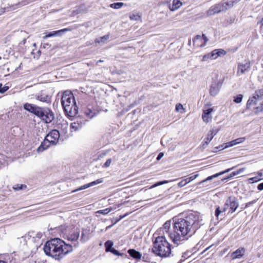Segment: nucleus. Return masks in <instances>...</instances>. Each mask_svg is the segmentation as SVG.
I'll return each mask as SVG.
<instances>
[{
	"instance_id": "45",
	"label": "nucleus",
	"mask_w": 263,
	"mask_h": 263,
	"mask_svg": "<svg viewBox=\"0 0 263 263\" xmlns=\"http://www.w3.org/2000/svg\"><path fill=\"white\" fill-rule=\"evenodd\" d=\"M111 163V159H108L105 162V163L103 164V167L107 168L108 167L110 164Z\"/></svg>"
},
{
	"instance_id": "21",
	"label": "nucleus",
	"mask_w": 263,
	"mask_h": 263,
	"mask_svg": "<svg viewBox=\"0 0 263 263\" xmlns=\"http://www.w3.org/2000/svg\"><path fill=\"white\" fill-rule=\"evenodd\" d=\"M233 168H234V167H232V168H228V169L225 170L224 171H222V172H220L219 173H217V174H216L215 175H212L211 176H209L206 179H205V180H203L202 181L200 182V184L202 183V182H205V181H206L207 180H211V179H213L214 178L217 177H218L219 176H220V175H222V174H223L224 173H228V172H230L231 170H232Z\"/></svg>"
},
{
	"instance_id": "40",
	"label": "nucleus",
	"mask_w": 263,
	"mask_h": 263,
	"mask_svg": "<svg viewBox=\"0 0 263 263\" xmlns=\"http://www.w3.org/2000/svg\"><path fill=\"white\" fill-rule=\"evenodd\" d=\"M213 138V137H212V136H210L209 135V133L208 134L207 137L204 139V143H205V144L208 145L210 142V141L212 140V139Z\"/></svg>"
},
{
	"instance_id": "16",
	"label": "nucleus",
	"mask_w": 263,
	"mask_h": 263,
	"mask_svg": "<svg viewBox=\"0 0 263 263\" xmlns=\"http://www.w3.org/2000/svg\"><path fill=\"white\" fill-rule=\"evenodd\" d=\"M102 182H103V179H98V180H97L96 181H92V182H91L90 183H89L88 184H84V185L80 186L78 189H76L75 190H73L72 192L74 193V192H77V191H81V190H84V189H87V188H88V187H89L90 186H92L93 185H95L99 184L100 183H102Z\"/></svg>"
},
{
	"instance_id": "49",
	"label": "nucleus",
	"mask_w": 263,
	"mask_h": 263,
	"mask_svg": "<svg viewBox=\"0 0 263 263\" xmlns=\"http://www.w3.org/2000/svg\"><path fill=\"white\" fill-rule=\"evenodd\" d=\"M199 176L198 174H196L195 175H193V176H191L190 177L188 178L187 179H189V181L188 182H190L191 181L194 180V179H195L198 176Z\"/></svg>"
},
{
	"instance_id": "56",
	"label": "nucleus",
	"mask_w": 263,
	"mask_h": 263,
	"mask_svg": "<svg viewBox=\"0 0 263 263\" xmlns=\"http://www.w3.org/2000/svg\"><path fill=\"white\" fill-rule=\"evenodd\" d=\"M258 175L259 176L261 177L262 175V173H258Z\"/></svg>"
},
{
	"instance_id": "6",
	"label": "nucleus",
	"mask_w": 263,
	"mask_h": 263,
	"mask_svg": "<svg viewBox=\"0 0 263 263\" xmlns=\"http://www.w3.org/2000/svg\"><path fill=\"white\" fill-rule=\"evenodd\" d=\"M239 202L238 199L234 196L229 197L224 204L226 210H229V213H233L237 209L239 206Z\"/></svg>"
},
{
	"instance_id": "15",
	"label": "nucleus",
	"mask_w": 263,
	"mask_h": 263,
	"mask_svg": "<svg viewBox=\"0 0 263 263\" xmlns=\"http://www.w3.org/2000/svg\"><path fill=\"white\" fill-rule=\"evenodd\" d=\"M214 111V109L213 108H209L206 109H204L203 110V113L202 115V118L204 122L209 123L212 121V113Z\"/></svg>"
},
{
	"instance_id": "57",
	"label": "nucleus",
	"mask_w": 263,
	"mask_h": 263,
	"mask_svg": "<svg viewBox=\"0 0 263 263\" xmlns=\"http://www.w3.org/2000/svg\"><path fill=\"white\" fill-rule=\"evenodd\" d=\"M198 43H199V44H203L202 41L198 40Z\"/></svg>"
},
{
	"instance_id": "20",
	"label": "nucleus",
	"mask_w": 263,
	"mask_h": 263,
	"mask_svg": "<svg viewBox=\"0 0 263 263\" xmlns=\"http://www.w3.org/2000/svg\"><path fill=\"white\" fill-rule=\"evenodd\" d=\"M182 5V2L179 0H173L172 6H169L171 11H174L179 8Z\"/></svg>"
},
{
	"instance_id": "32",
	"label": "nucleus",
	"mask_w": 263,
	"mask_h": 263,
	"mask_svg": "<svg viewBox=\"0 0 263 263\" xmlns=\"http://www.w3.org/2000/svg\"><path fill=\"white\" fill-rule=\"evenodd\" d=\"M244 170H245L244 168H242L238 170L237 171L233 172L232 173H231L230 174V177L229 178L233 177L236 175H237L240 174L241 173L243 172Z\"/></svg>"
},
{
	"instance_id": "1",
	"label": "nucleus",
	"mask_w": 263,
	"mask_h": 263,
	"mask_svg": "<svg viewBox=\"0 0 263 263\" xmlns=\"http://www.w3.org/2000/svg\"><path fill=\"white\" fill-rule=\"evenodd\" d=\"M172 229H169L168 236L177 245L188 239L202 225L199 215L195 212L189 213L184 218L173 220Z\"/></svg>"
},
{
	"instance_id": "17",
	"label": "nucleus",
	"mask_w": 263,
	"mask_h": 263,
	"mask_svg": "<svg viewBox=\"0 0 263 263\" xmlns=\"http://www.w3.org/2000/svg\"><path fill=\"white\" fill-rule=\"evenodd\" d=\"M245 252V249L243 248H239L235 251L233 252L231 255L232 259H235L237 258H240L242 257Z\"/></svg>"
},
{
	"instance_id": "64",
	"label": "nucleus",
	"mask_w": 263,
	"mask_h": 263,
	"mask_svg": "<svg viewBox=\"0 0 263 263\" xmlns=\"http://www.w3.org/2000/svg\"><path fill=\"white\" fill-rule=\"evenodd\" d=\"M1 59H2V57H0V60H1Z\"/></svg>"
},
{
	"instance_id": "25",
	"label": "nucleus",
	"mask_w": 263,
	"mask_h": 263,
	"mask_svg": "<svg viewBox=\"0 0 263 263\" xmlns=\"http://www.w3.org/2000/svg\"><path fill=\"white\" fill-rule=\"evenodd\" d=\"M82 125L78 123L73 122L70 124V129L71 132H76L80 129Z\"/></svg>"
},
{
	"instance_id": "31",
	"label": "nucleus",
	"mask_w": 263,
	"mask_h": 263,
	"mask_svg": "<svg viewBox=\"0 0 263 263\" xmlns=\"http://www.w3.org/2000/svg\"><path fill=\"white\" fill-rule=\"evenodd\" d=\"M243 98V95L239 94L236 97H234V102L236 103H239L242 101Z\"/></svg>"
},
{
	"instance_id": "26",
	"label": "nucleus",
	"mask_w": 263,
	"mask_h": 263,
	"mask_svg": "<svg viewBox=\"0 0 263 263\" xmlns=\"http://www.w3.org/2000/svg\"><path fill=\"white\" fill-rule=\"evenodd\" d=\"M113 245H114V243L112 241H111V240L106 241L104 244L105 247L106 251L110 252L111 250V249H113V248H112Z\"/></svg>"
},
{
	"instance_id": "2",
	"label": "nucleus",
	"mask_w": 263,
	"mask_h": 263,
	"mask_svg": "<svg viewBox=\"0 0 263 263\" xmlns=\"http://www.w3.org/2000/svg\"><path fill=\"white\" fill-rule=\"evenodd\" d=\"M171 226V221L167 220L153 236V247L152 252L162 257H168L171 253V245L166 240L165 235H168Z\"/></svg>"
},
{
	"instance_id": "35",
	"label": "nucleus",
	"mask_w": 263,
	"mask_h": 263,
	"mask_svg": "<svg viewBox=\"0 0 263 263\" xmlns=\"http://www.w3.org/2000/svg\"><path fill=\"white\" fill-rule=\"evenodd\" d=\"M224 145V146L222 148H226L229 147L233 146L236 145V142H235V141L234 140L230 142L225 143Z\"/></svg>"
},
{
	"instance_id": "34",
	"label": "nucleus",
	"mask_w": 263,
	"mask_h": 263,
	"mask_svg": "<svg viewBox=\"0 0 263 263\" xmlns=\"http://www.w3.org/2000/svg\"><path fill=\"white\" fill-rule=\"evenodd\" d=\"M111 211V209L110 208H106L104 210H100L97 212V213L102 214L103 215H105L108 214Z\"/></svg>"
},
{
	"instance_id": "53",
	"label": "nucleus",
	"mask_w": 263,
	"mask_h": 263,
	"mask_svg": "<svg viewBox=\"0 0 263 263\" xmlns=\"http://www.w3.org/2000/svg\"><path fill=\"white\" fill-rule=\"evenodd\" d=\"M257 189L259 191L263 190V182L259 184L257 186Z\"/></svg>"
},
{
	"instance_id": "11",
	"label": "nucleus",
	"mask_w": 263,
	"mask_h": 263,
	"mask_svg": "<svg viewBox=\"0 0 263 263\" xmlns=\"http://www.w3.org/2000/svg\"><path fill=\"white\" fill-rule=\"evenodd\" d=\"M47 141H49L52 144H56L60 138V133L57 129L52 130L46 137Z\"/></svg>"
},
{
	"instance_id": "48",
	"label": "nucleus",
	"mask_w": 263,
	"mask_h": 263,
	"mask_svg": "<svg viewBox=\"0 0 263 263\" xmlns=\"http://www.w3.org/2000/svg\"><path fill=\"white\" fill-rule=\"evenodd\" d=\"M191 252H186L182 254V257L183 258L184 260L189 257L190 256Z\"/></svg>"
},
{
	"instance_id": "30",
	"label": "nucleus",
	"mask_w": 263,
	"mask_h": 263,
	"mask_svg": "<svg viewBox=\"0 0 263 263\" xmlns=\"http://www.w3.org/2000/svg\"><path fill=\"white\" fill-rule=\"evenodd\" d=\"M227 211V210L224 206L222 209H220L219 206H218L215 210V216L218 217L220 213L225 212Z\"/></svg>"
},
{
	"instance_id": "46",
	"label": "nucleus",
	"mask_w": 263,
	"mask_h": 263,
	"mask_svg": "<svg viewBox=\"0 0 263 263\" xmlns=\"http://www.w3.org/2000/svg\"><path fill=\"white\" fill-rule=\"evenodd\" d=\"M110 252L116 255L120 256L122 255V254L120 253L118 250H116L114 248L111 249V250Z\"/></svg>"
},
{
	"instance_id": "22",
	"label": "nucleus",
	"mask_w": 263,
	"mask_h": 263,
	"mask_svg": "<svg viewBox=\"0 0 263 263\" xmlns=\"http://www.w3.org/2000/svg\"><path fill=\"white\" fill-rule=\"evenodd\" d=\"M128 253L130 256L135 259H140L141 257V254L140 253V252L136 251L134 249L128 250Z\"/></svg>"
},
{
	"instance_id": "37",
	"label": "nucleus",
	"mask_w": 263,
	"mask_h": 263,
	"mask_svg": "<svg viewBox=\"0 0 263 263\" xmlns=\"http://www.w3.org/2000/svg\"><path fill=\"white\" fill-rule=\"evenodd\" d=\"M25 239H29L31 237H33V238H34V232L31 231L29 232L28 234H26L24 236Z\"/></svg>"
},
{
	"instance_id": "10",
	"label": "nucleus",
	"mask_w": 263,
	"mask_h": 263,
	"mask_svg": "<svg viewBox=\"0 0 263 263\" xmlns=\"http://www.w3.org/2000/svg\"><path fill=\"white\" fill-rule=\"evenodd\" d=\"M208 41V37L203 34L202 36L197 35L193 39L194 45L196 47H203Z\"/></svg>"
},
{
	"instance_id": "55",
	"label": "nucleus",
	"mask_w": 263,
	"mask_h": 263,
	"mask_svg": "<svg viewBox=\"0 0 263 263\" xmlns=\"http://www.w3.org/2000/svg\"><path fill=\"white\" fill-rule=\"evenodd\" d=\"M102 62H103V60H99V61H98L97 62V64H98L99 63Z\"/></svg>"
},
{
	"instance_id": "63",
	"label": "nucleus",
	"mask_w": 263,
	"mask_h": 263,
	"mask_svg": "<svg viewBox=\"0 0 263 263\" xmlns=\"http://www.w3.org/2000/svg\"><path fill=\"white\" fill-rule=\"evenodd\" d=\"M83 234H82V237H81V240H82V239H83Z\"/></svg>"
},
{
	"instance_id": "27",
	"label": "nucleus",
	"mask_w": 263,
	"mask_h": 263,
	"mask_svg": "<svg viewBox=\"0 0 263 263\" xmlns=\"http://www.w3.org/2000/svg\"><path fill=\"white\" fill-rule=\"evenodd\" d=\"M64 31V30H59V31H54L49 32V33H48L47 34H46V35L43 36V38L46 39L47 37H50L58 35L61 31Z\"/></svg>"
},
{
	"instance_id": "19",
	"label": "nucleus",
	"mask_w": 263,
	"mask_h": 263,
	"mask_svg": "<svg viewBox=\"0 0 263 263\" xmlns=\"http://www.w3.org/2000/svg\"><path fill=\"white\" fill-rule=\"evenodd\" d=\"M52 143L49 141H47V138L45 137L44 141L42 142L41 145L37 148V152H42L46 149Z\"/></svg>"
},
{
	"instance_id": "61",
	"label": "nucleus",
	"mask_w": 263,
	"mask_h": 263,
	"mask_svg": "<svg viewBox=\"0 0 263 263\" xmlns=\"http://www.w3.org/2000/svg\"><path fill=\"white\" fill-rule=\"evenodd\" d=\"M111 226H112L111 225V226H109L107 227V228H106V230H107L108 228H110Z\"/></svg>"
},
{
	"instance_id": "33",
	"label": "nucleus",
	"mask_w": 263,
	"mask_h": 263,
	"mask_svg": "<svg viewBox=\"0 0 263 263\" xmlns=\"http://www.w3.org/2000/svg\"><path fill=\"white\" fill-rule=\"evenodd\" d=\"M175 110L177 112L180 111V112L183 113L184 112V109L183 107V105L180 103H178L176 105Z\"/></svg>"
},
{
	"instance_id": "38",
	"label": "nucleus",
	"mask_w": 263,
	"mask_h": 263,
	"mask_svg": "<svg viewBox=\"0 0 263 263\" xmlns=\"http://www.w3.org/2000/svg\"><path fill=\"white\" fill-rule=\"evenodd\" d=\"M26 188V185H18V184H17V185H15L14 187H13V189L15 190H16V191H18V190H22V189H25Z\"/></svg>"
},
{
	"instance_id": "39",
	"label": "nucleus",
	"mask_w": 263,
	"mask_h": 263,
	"mask_svg": "<svg viewBox=\"0 0 263 263\" xmlns=\"http://www.w3.org/2000/svg\"><path fill=\"white\" fill-rule=\"evenodd\" d=\"M209 59H212V57H211L210 53L204 55L202 57L201 61L202 62H206L208 61Z\"/></svg>"
},
{
	"instance_id": "52",
	"label": "nucleus",
	"mask_w": 263,
	"mask_h": 263,
	"mask_svg": "<svg viewBox=\"0 0 263 263\" xmlns=\"http://www.w3.org/2000/svg\"><path fill=\"white\" fill-rule=\"evenodd\" d=\"M163 156H164L163 153H162V152L160 153L156 158L157 160V161L160 160L163 157Z\"/></svg>"
},
{
	"instance_id": "28",
	"label": "nucleus",
	"mask_w": 263,
	"mask_h": 263,
	"mask_svg": "<svg viewBox=\"0 0 263 263\" xmlns=\"http://www.w3.org/2000/svg\"><path fill=\"white\" fill-rule=\"evenodd\" d=\"M109 37V35L107 34L102 36L100 39H96L95 40V43H100L101 42L104 43L106 41H107Z\"/></svg>"
},
{
	"instance_id": "4",
	"label": "nucleus",
	"mask_w": 263,
	"mask_h": 263,
	"mask_svg": "<svg viewBox=\"0 0 263 263\" xmlns=\"http://www.w3.org/2000/svg\"><path fill=\"white\" fill-rule=\"evenodd\" d=\"M61 103L64 110L67 116L74 117L78 112V107L76 105L73 95L71 91H65L61 98Z\"/></svg>"
},
{
	"instance_id": "8",
	"label": "nucleus",
	"mask_w": 263,
	"mask_h": 263,
	"mask_svg": "<svg viewBox=\"0 0 263 263\" xmlns=\"http://www.w3.org/2000/svg\"><path fill=\"white\" fill-rule=\"evenodd\" d=\"M250 70V63L249 61H245L243 62L238 64L237 75L240 76L245 74Z\"/></svg>"
},
{
	"instance_id": "29",
	"label": "nucleus",
	"mask_w": 263,
	"mask_h": 263,
	"mask_svg": "<svg viewBox=\"0 0 263 263\" xmlns=\"http://www.w3.org/2000/svg\"><path fill=\"white\" fill-rule=\"evenodd\" d=\"M124 5V3L122 2H118L112 3L110 5V7L112 8L118 9L121 8Z\"/></svg>"
},
{
	"instance_id": "13",
	"label": "nucleus",
	"mask_w": 263,
	"mask_h": 263,
	"mask_svg": "<svg viewBox=\"0 0 263 263\" xmlns=\"http://www.w3.org/2000/svg\"><path fill=\"white\" fill-rule=\"evenodd\" d=\"M79 235L80 231L77 230L67 236V239L71 242L70 245H71L72 247L73 246L77 247L78 246V239H79Z\"/></svg>"
},
{
	"instance_id": "60",
	"label": "nucleus",
	"mask_w": 263,
	"mask_h": 263,
	"mask_svg": "<svg viewBox=\"0 0 263 263\" xmlns=\"http://www.w3.org/2000/svg\"><path fill=\"white\" fill-rule=\"evenodd\" d=\"M188 44H189V45H190L191 44V40H190L189 41V43Z\"/></svg>"
},
{
	"instance_id": "59",
	"label": "nucleus",
	"mask_w": 263,
	"mask_h": 263,
	"mask_svg": "<svg viewBox=\"0 0 263 263\" xmlns=\"http://www.w3.org/2000/svg\"><path fill=\"white\" fill-rule=\"evenodd\" d=\"M210 247H211V246H210L209 247L206 248L204 250V252H205L207 250H208Z\"/></svg>"
},
{
	"instance_id": "14",
	"label": "nucleus",
	"mask_w": 263,
	"mask_h": 263,
	"mask_svg": "<svg viewBox=\"0 0 263 263\" xmlns=\"http://www.w3.org/2000/svg\"><path fill=\"white\" fill-rule=\"evenodd\" d=\"M54 118L53 115L51 110L48 108H44V110L43 112V116L41 117L43 120L46 123H50Z\"/></svg>"
},
{
	"instance_id": "50",
	"label": "nucleus",
	"mask_w": 263,
	"mask_h": 263,
	"mask_svg": "<svg viewBox=\"0 0 263 263\" xmlns=\"http://www.w3.org/2000/svg\"><path fill=\"white\" fill-rule=\"evenodd\" d=\"M43 236V233L42 232H37L36 234H34V238L40 239Z\"/></svg>"
},
{
	"instance_id": "24",
	"label": "nucleus",
	"mask_w": 263,
	"mask_h": 263,
	"mask_svg": "<svg viewBox=\"0 0 263 263\" xmlns=\"http://www.w3.org/2000/svg\"><path fill=\"white\" fill-rule=\"evenodd\" d=\"M254 111L256 114L263 112V101H260L257 106L254 107Z\"/></svg>"
},
{
	"instance_id": "42",
	"label": "nucleus",
	"mask_w": 263,
	"mask_h": 263,
	"mask_svg": "<svg viewBox=\"0 0 263 263\" xmlns=\"http://www.w3.org/2000/svg\"><path fill=\"white\" fill-rule=\"evenodd\" d=\"M167 182V181H163L158 182L157 183H156L154 184V185H152L151 187H149V189H153V187H154L155 186H157L159 185L163 184L166 183Z\"/></svg>"
},
{
	"instance_id": "12",
	"label": "nucleus",
	"mask_w": 263,
	"mask_h": 263,
	"mask_svg": "<svg viewBox=\"0 0 263 263\" xmlns=\"http://www.w3.org/2000/svg\"><path fill=\"white\" fill-rule=\"evenodd\" d=\"M224 6L223 5L218 4H216L210 8V9L206 11V15L209 16L213 15L216 13H220L223 11Z\"/></svg>"
},
{
	"instance_id": "9",
	"label": "nucleus",
	"mask_w": 263,
	"mask_h": 263,
	"mask_svg": "<svg viewBox=\"0 0 263 263\" xmlns=\"http://www.w3.org/2000/svg\"><path fill=\"white\" fill-rule=\"evenodd\" d=\"M222 83L218 80H213L210 88V93L211 96H215L219 91Z\"/></svg>"
},
{
	"instance_id": "43",
	"label": "nucleus",
	"mask_w": 263,
	"mask_h": 263,
	"mask_svg": "<svg viewBox=\"0 0 263 263\" xmlns=\"http://www.w3.org/2000/svg\"><path fill=\"white\" fill-rule=\"evenodd\" d=\"M9 89L8 86H4L2 87V84H0V93H3L5 92Z\"/></svg>"
},
{
	"instance_id": "23",
	"label": "nucleus",
	"mask_w": 263,
	"mask_h": 263,
	"mask_svg": "<svg viewBox=\"0 0 263 263\" xmlns=\"http://www.w3.org/2000/svg\"><path fill=\"white\" fill-rule=\"evenodd\" d=\"M36 99L41 102H46L48 103H50L51 100L50 97L46 95H39L36 97Z\"/></svg>"
},
{
	"instance_id": "51",
	"label": "nucleus",
	"mask_w": 263,
	"mask_h": 263,
	"mask_svg": "<svg viewBox=\"0 0 263 263\" xmlns=\"http://www.w3.org/2000/svg\"><path fill=\"white\" fill-rule=\"evenodd\" d=\"M260 180H261V179H259L257 180L256 177H253V178L249 179V181H250V183H253L254 182H257V181H259Z\"/></svg>"
},
{
	"instance_id": "47",
	"label": "nucleus",
	"mask_w": 263,
	"mask_h": 263,
	"mask_svg": "<svg viewBox=\"0 0 263 263\" xmlns=\"http://www.w3.org/2000/svg\"><path fill=\"white\" fill-rule=\"evenodd\" d=\"M218 133V130L216 129H212L209 132V135L212 136L214 137Z\"/></svg>"
},
{
	"instance_id": "5",
	"label": "nucleus",
	"mask_w": 263,
	"mask_h": 263,
	"mask_svg": "<svg viewBox=\"0 0 263 263\" xmlns=\"http://www.w3.org/2000/svg\"><path fill=\"white\" fill-rule=\"evenodd\" d=\"M262 97L263 89L256 90L253 96L248 99L246 104L247 109H249L252 107L256 106L258 103L261 100Z\"/></svg>"
},
{
	"instance_id": "41",
	"label": "nucleus",
	"mask_w": 263,
	"mask_h": 263,
	"mask_svg": "<svg viewBox=\"0 0 263 263\" xmlns=\"http://www.w3.org/2000/svg\"><path fill=\"white\" fill-rule=\"evenodd\" d=\"M187 180H188V179H184V180L181 181L180 182H179L178 184V186L183 187L184 185H185L186 184H187L189 182H188V181H187Z\"/></svg>"
},
{
	"instance_id": "54",
	"label": "nucleus",
	"mask_w": 263,
	"mask_h": 263,
	"mask_svg": "<svg viewBox=\"0 0 263 263\" xmlns=\"http://www.w3.org/2000/svg\"><path fill=\"white\" fill-rule=\"evenodd\" d=\"M128 215V214L126 213L125 215H124L123 216H120V218L119 220L122 219L123 218L125 217V216H127Z\"/></svg>"
},
{
	"instance_id": "18",
	"label": "nucleus",
	"mask_w": 263,
	"mask_h": 263,
	"mask_svg": "<svg viewBox=\"0 0 263 263\" xmlns=\"http://www.w3.org/2000/svg\"><path fill=\"white\" fill-rule=\"evenodd\" d=\"M210 53L211 57H212V60H215L219 56L225 55L226 51L223 49H218L213 50Z\"/></svg>"
},
{
	"instance_id": "36",
	"label": "nucleus",
	"mask_w": 263,
	"mask_h": 263,
	"mask_svg": "<svg viewBox=\"0 0 263 263\" xmlns=\"http://www.w3.org/2000/svg\"><path fill=\"white\" fill-rule=\"evenodd\" d=\"M129 17L132 20L137 21L140 18V16L138 14L132 13L129 15Z\"/></svg>"
},
{
	"instance_id": "62",
	"label": "nucleus",
	"mask_w": 263,
	"mask_h": 263,
	"mask_svg": "<svg viewBox=\"0 0 263 263\" xmlns=\"http://www.w3.org/2000/svg\"><path fill=\"white\" fill-rule=\"evenodd\" d=\"M261 23L262 24V25H263V18H262V20L261 21Z\"/></svg>"
},
{
	"instance_id": "58",
	"label": "nucleus",
	"mask_w": 263,
	"mask_h": 263,
	"mask_svg": "<svg viewBox=\"0 0 263 263\" xmlns=\"http://www.w3.org/2000/svg\"><path fill=\"white\" fill-rule=\"evenodd\" d=\"M0 263H7V262L4 260H0Z\"/></svg>"
},
{
	"instance_id": "7",
	"label": "nucleus",
	"mask_w": 263,
	"mask_h": 263,
	"mask_svg": "<svg viewBox=\"0 0 263 263\" xmlns=\"http://www.w3.org/2000/svg\"><path fill=\"white\" fill-rule=\"evenodd\" d=\"M24 108L25 110L35 115L40 118L43 116V112L44 110V108H41L29 103L25 104Z\"/></svg>"
},
{
	"instance_id": "3",
	"label": "nucleus",
	"mask_w": 263,
	"mask_h": 263,
	"mask_svg": "<svg viewBox=\"0 0 263 263\" xmlns=\"http://www.w3.org/2000/svg\"><path fill=\"white\" fill-rule=\"evenodd\" d=\"M45 254L57 260H60L73 250L71 245L66 243L60 238H54L47 241L44 245Z\"/></svg>"
},
{
	"instance_id": "44",
	"label": "nucleus",
	"mask_w": 263,
	"mask_h": 263,
	"mask_svg": "<svg viewBox=\"0 0 263 263\" xmlns=\"http://www.w3.org/2000/svg\"><path fill=\"white\" fill-rule=\"evenodd\" d=\"M245 140V137H241L234 140L235 142H236V145L242 143Z\"/></svg>"
}]
</instances>
